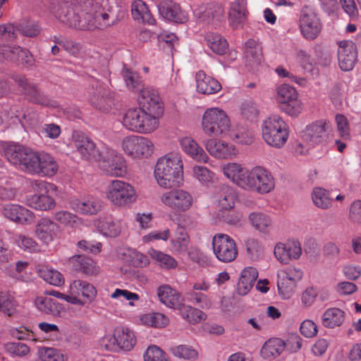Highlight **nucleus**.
<instances>
[{
	"label": "nucleus",
	"mask_w": 361,
	"mask_h": 361,
	"mask_svg": "<svg viewBox=\"0 0 361 361\" xmlns=\"http://www.w3.org/2000/svg\"><path fill=\"white\" fill-rule=\"evenodd\" d=\"M38 355L42 361H64L63 355L59 350L53 348H39Z\"/></svg>",
	"instance_id": "864d4df0"
},
{
	"label": "nucleus",
	"mask_w": 361,
	"mask_h": 361,
	"mask_svg": "<svg viewBox=\"0 0 361 361\" xmlns=\"http://www.w3.org/2000/svg\"><path fill=\"white\" fill-rule=\"evenodd\" d=\"M160 15L165 19L177 23H184L188 20L185 13L179 4L171 0H165L158 6Z\"/></svg>",
	"instance_id": "b1692460"
},
{
	"label": "nucleus",
	"mask_w": 361,
	"mask_h": 361,
	"mask_svg": "<svg viewBox=\"0 0 361 361\" xmlns=\"http://www.w3.org/2000/svg\"><path fill=\"white\" fill-rule=\"evenodd\" d=\"M207 45L215 54L223 55L228 49L227 41L219 34L209 32L205 35Z\"/></svg>",
	"instance_id": "58836bf2"
},
{
	"label": "nucleus",
	"mask_w": 361,
	"mask_h": 361,
	"mask_svg": "<svg viewBox=\"0 0 361 361\" xmlns=\"http://www.w3.org/2000/svg\"><path fill=\"white\" fill-rule=\"evenodd\" d=\"M262 138L265 142L275 148L282 147L288 137V127L279 115H271L262 124Z\"/></svg>",
	"instance_id": "39448f33"
},
{
	"label": "nucleus",
	"mask_w": 361,
	"mask_h": 361,
	"mask_svg": "<svg viewBox=\"0 0 361 361\" xmlns=\"http://www.w3.org/2000/svg\"><path fill=\"white\" fill-rule=\"evenodd\" d=\"M106 197L114 204L126 207L135 202L136 192L134 188L128 183L115 180L108 185Z\"/></svg>",
	"instance_id": "6e6552de"
},
{
	"label": "nucleus",
	"mask_w": 361,
	"mask_h": 361,
	"mask_svg": "<svg viewBox=\"0 0 361 361\" xmlns=\"http://www.w3.org/2000/svg\"><path fill=\"white\" fill-rule=\"evenodd\" d=\"M297 98L298 93L295 89L289 85L283 84L276 89V99L283 105Z\"/></svg>",
	"instance_id": "49530a36"
},
{
	"label": "nucleus",
	"mask_w": 361,
	"mask_h": 361,
	"mask_svg": "<svg viewBox=\"0 0 361 361\" xmlns=\"http://www.w3.org/2000/svg\"><path fill=\"white\" fill-rule=\"evenodd\" d=\"M74 146L78 153L85 159L99 161L103 152H100L94 142L83 133L74 131L73 133Z\"/></svg>",
	"instance_id": "2eb2a0df"
},
{
	"label": "nucleus",
	"mask_w": 361,
	"mask_h": 361,
	"mask_svg": "<svg viewBox=\"0 0 361 361\" xmlns=\"http://www.w3.org/2000/svg\"><path fill=\"white\" fill-rule=\"evenodd\" d=\"M207 151L217 159H229L236 154L235 148L225 141L209 138L204 142Z\"/></svg>",
	"instance_id": "5701e85b"
},
{
	"label": "nucleus",
	"mask_w": 361,
	"mask_h": 361,
	"mask_svg": "<svg viewBox=\"0 0 361 361\" xmlns=\"http://www.w3.org/2000/svg\"><path fill=\"white\" fill-rule=\"evenodd\" d=\"M197 91L204 94H215L221 90V85L214 78L207 75L202 71L196 73Z\"/></svg>",
	"instance_id": "c85d7f7f"
},
{
	"label": "nucleus",
	"mask_w": 361,
	"mask_h": 361,
	"mask_svg": "<svg viewBox=\"0 0 361 361\" xmlns=\"http://www.w3.org/2000/svg\"><path fill=\"white\" fill-rule=\"evenodd\" d=\"M241 114L247 120H255L258 115V110L255 103L251 100L244 102L241 106Z\"/></svg>",
	"instance_id": "774afa93"
},
{
	"label": "nucleus",
	"mask_w": 361,
	"mask_h": 361,
	"mask_svg": "<svg viewBox=\"0 0 361 361\" xmlns=\"http://www.w3.org/2000/svg\"><path fill=\"white\" fill-rule=\"evenodd\" d=\"M145 361H169L166 353L156 345L149 346L145 355Z\"/></svg>",
	"instance_id": "e2e57ef3"
},
{
	"label": "nucleus",
	"mask_w": 361,
	"mask_h": 361,
	"mask_svg": "<svg viewBox=\"0 0 361 361\" xmlns=\"http://www.w3.org/2000/svg\"><path fill=\"white\" fill-rule=\"evenodd\" d=\"M122 148L128 155L134 158H140L151 154L153 150V144L146 137L132 135L123 140Z\"/></svg>",
	"instance_id": "4468645a"
},
{
	"label": "nucleus",
	"mask_w": 361,
	"mask_h": 361,
	"mask_svg": "<svg viewBox=\"0 0 361 361\" xmlns=\"http://www.w3.org/2000/svg\"><path fill=\"white\" fill-rule=\"evenodd\" d=\"M160 200L165 206L178 212L188 211L193 203L192 196L182 189L165 192L161 195Z\"/></svg>",
	"instance_id": "9b49d317"
},
{
	"label": "nucleus",
	"mask_w": 361,
	"mask_h": 361,
	"mask_svg": "<svg viewBox=\"0 0 361 361\" xmlns=\"http://www.w3.org/2000/svg\"><path fill=\"white\" fill-rule=\"evenodd\" d=\"M157 295L161 302L171 308L178 310L183 302L181 295L168 285L159 286L157 289Z\"/></svg>",
	"instance_id": "bb28decb"
},
{
	"label": "nucleus",
	"mask_w": 361,
	"mask_h": 361,
	"mask_svg": "<svg viewBox=\"0 0 361 361\" xmlns=\"http://www.w3.org/2000/svg\"><path fill=\"white\" fill-rule=\"evenodd\" d=\"M114 0H54L51 8L68 27L80 30L105 29L118 22Z\"/></svg>",
	"instance_id": "f257e3e1"
},
{
	"label": "nucleus",
	"mask_w": 361,
	"mask_h": 361,
	"mask_svg": "<svg viewBox=\"0 0 361 361\" xmlns=\"http://www.w3.org/2000/svg\"><path fill=\"white\" fill-rule=\"evenodd\" d=\"M212 246V248H236L235 240L224 233H217L213 237Z\"/></svg>",
	"instance_id": "4d7b16f0"
},
{
	"label": "nucleus",
	"mask_w": 361,
	"mask_h": 361,
	"mask_svg": "<svg viewBox=\"0 0 361 361\" xmlns=\"http://www.w3.org/2000/svg\"><path fill=\"white\" fill-rule=\"evenodd\" d=\"M138 102L142 109L158 119L164 112L163 104L155 90L149 87L142 90L138 97Z\"/></svg>",
	"instance_id": "f3484780"
},
{
	"label": "nucleus",
	"mask_w": 361,
	"mask_h": 361,
	"mask_svg": "<svg viewBox=\"0 0 361 361\" xmlns=\"http://www.w3.org/2000/svg\"><path fill=\"white\" fill-rule=\"evenodd\" d=\"M170 350L175 357L185 360H195L198 357L197 350L188 345H179L171 348Z\"/></svg>",
	"instance_id": "3c124183"
},
{
	"label": "nucleus",
	"mask_w": 361,
	"mask_h": 361,
	"mask_svg": "<svg viewBox=\"0 0 361 361\" xmlns=\"http://www.w3.org/2000/svg\"><path fill=\"white\" fill-rule=\"evenodd\" d=\"M222 171L227 178L245 190L265 194L274 188V179L271 173L262 166L248 170L242 164L228 163L223 166Z\"/></svg>",
	"instance_id": "f03ea898"
},
{
	"label": "nucleus",
	"mask_w": 361,
	"mask_h": 361,
	"mask_svg": "<svg viewBox=\"0 0 361 361\" xmlns=\"http://www.w3.org/2000/svg\"><path fill=\"white\" fill-rule=\"evenodd\" d=\"M68 263L75 271L87 276L96 275L99 272V267L96 263L85 255H74L69 258Z\"/></svg>",
	"instance_id": "a878e982"
},
{
	"label": "nucleus",
	"mask_w": 361,
	"mask_h": 361,
	"mask_svg": "<svg viewBox=\"0 0 361 361\" xmlns=\"http://www.w3.org/2000/svg\"><path fill=\"white\" fill-rule=\"evenodd\" d=\"M18 32L28 37H35L40 32V27L35 22H23L18 25Z\"/></svg>",
	"instance_id": "052dcab7"
},
{
	"label": "nucleus",
	"mask_w": 361,
	"mask_h": 361,
	"mask_svg": "<svg viewBox=\"0 0 361 361\" xmlns=\"http://www.w3.org/2000/svg\"><path fill=\"white\" fill-rule=\"evenodd\" d=\"M100 168L111 176H123L127 173V166L123 157L115 150L107 149L103 151L100 160Z\"/></svg>",
	"instance_id": "9d476101"
},
{
	"label": "nucleus",
	"mask_w": 361,
	"mask_h": 361,
	"mask_svg": "<svg viewBox=\"0 0 361 361\" xmlns=\"http://www.w3.org/2000/svg\"><path fill=\"white\" fill-rule=\"evenodd\" d=\"M187 295L190 302L202 309H209L212 305L210 300L202 293L190 291L187 293Z\"/></svg>",
	"instance_id": "13d9d810"
},
{
	"label": "nucleus",
	"mask_w": 361,
	"mask_h": 361,
	"mask_svg": "<svg viewBox=\"0 0 361 361\" xmlns=\"http://www.w3.org/2000/svg\"><path fill=\"white\" fill-rule=\"evenodd\" d=\"M338 60L340 68L344 71L353 68L357 61L355 44L350 40L338 42Z\"/></svg>",
	"instance_id": "6ab92c4d"
},
{
	"label": "nucleus",
	"mask_w": 361,
	"mask_h": 361,
	"mask_svg": "<svg viewBox=\"0 0 361 361\" xmlns=\"http://www.w3.org/2000/svg\"><path fill=\"white\" fill-rule=\"evenodd\" d=\"M68 288L71 297H75L79 301V303L73 304L79 306H84L85 304V302L79 298L80 296L92 301L97 295L95 288L85 281L74 280L70 283Z\"/></svg>",
	"instance_id": "4be33fe9"
},
{
	"label": "nucleus",
	"mask_w": 361,
	"mask_h": 361,
	"mask_svg": "<svg viewBox=\"0 0 361 361\" xmlns=\"http://www.w3.org/2000/svg\"><path fill=\"white\" fill-rule=\"evenodd\" d=\"M183 151L192 159L206 163L209 157L199 144L190 137H185L180 140Z\"/></svg>",
	"instance_id": "cd10ccee"
},
{
	"label": "nucleus",
	"mask_w": 361,
	"mask_h": 361,
	"mask_svg": "<svg viewBox=\"0 0 361 361\" xmlns=\"http://www.w3.org/2000/svg\"><path fill=\"white\" fill-rule=\"evenodd\" d=\"M54 219L65 226L73 228L79 224L80 219L75 215L68 211H58L54 214Z\"/></svg>",
	"instance_id": "8fccbe9b"
},
{
	"label": "nucleus",
	"mask_w": 361,
	"mask_h": 361,
	"mask_svg": "<svg viewBox=\"0 0 361 361\" xmlns=\"http://www.w3.org/2000/svg\"><path fill=\"white\" fill-rule=\"evenodd\" d=\"M35 175L54 176L59 170V164L49 154L39 152Z\"/></svg>",
	"instance_id": "c756f323"
},
{
	"label": "nucleus",
	"mask_w": 361,
	"mask_h": 361,
	"mask_svg": "<svg viewBox=\"0 0 361 361\" xmlns=\"http://www.w3.org/2000/svg\"><path fill=\"white\" fill-rule=\"evenodd\" d=\"M34 192L40 194H55L57 192L56 185L42 180H35L30 183Z\"/></svg>",
	"instance_id": "6e6d98bb"
},
{
	"label": "nucleus",
	"mask_w": 361,
	"mask_h": 361,
	"mask_svg": "<svg viewBox=\"0 0 361 361\" xmlns=\"http://www.w3.org/2000/svg\"><path fill=\"white\" fill-rule=\"evenodd\" d=\"M150 255L155 259L159 265L164 269H172L177 266L176 261L170 255L157 250H152Z\"/></svg>",
	"instance_id": "603ef678"
},
{
	"label": "nucleus",
	"mask_w": 361,
	"mask_h": 361,
	"mask_svg": "<svg viewBox=\"0 0 361 361\" xmlns=\"http://www.w3.org/2000/svg\"><path fill=\"white\" fill-rule=\"evenodd\" d=\"M123 125L131 131L149 133L158 128L159 119L141 108L130 109L123 118Z\"/></svg>",
	"instance_id": "0eeeda50"
},
{
	"label": "nucleus",
	"mask_w": 361,
	"mask_h": 361,
	"mask_svg": "<svg viewBox=\"0 0 361 361\" xmlns=\"http://www.w3.org/2000/svg\"><path fill=\"white\" fill-rule=\"evenodd\" d=\"M17 307L14 296L6 290H0V312L8 316L12 315Z\"/></svg>",
	"instance_id": "a18cd8bd"
},
{
	"label": "nucleus",
	"mask_w": 361,
	"mask_h": 361,
	"mask_svg": "<svg viewBox=\"0 0 361 361\" xmlns=\"http://www.w3.org/2000/svg\"><path fill=\"white\" fill-rule=\"evenodd\" d=\"M89 102L94 108L106 112L114 105V94L103 83L97 81L90 92Z\"/></svg>",
	"instance_id": "f8f14e48"
},
{
	"label": "nucleus",
	"mask_w": 361,
	"mask_h": 361,
	"mask_svg": "<svg viewBox=\"0 0 361 361\" xmlns=\"http://www.w3.org/2000/svg\"><path fill=\"white\" fill-rule=\"evenodd\" d=\"M258 271L254 267H246L240 274L238 283V290L240 294L245 295L253 286L257 278Z\"/></svg>",
	"instance_id": "f704fd0d"
},
{
	"label": "nucleus",
	"mask_w": 361,
	"mask_h": 361,
	"mask_svg": "<svg viewBox=\"0 0 361 361\" xmlns=\"http://www.w3.org/2000/svg\"><path fill=\"white\" fill-rule=\"evenodd\" d=\"M345 319V312L339 308H329L322 314V325L326 328L333 329L340 326Z\"/></svg>",
	"instance_id": "e433bc0d"
},
{
	"label": "nucleus",
	"mask_w": 361,
	"mask_h": 361,
	"mask_svg": "<svg viewBox=\"0 0 361 361\" xmlns=\"http://www.w3.org/2000/svg\"><path fill=\"white\" fill-rule=\"evenodd\" d=\"M335 121L340 136L344 140L349 139L350 128L347 118L342 114H337L335 117Z\"/></svg>",
	"instance_id": "338daca9"
},
{
	"label": "nucleus",
	"mask_w": 361,
	"mask_h": 361,
	"mask_svg": "<svg viewBox=\"0 0 361 361\" xmlns=\"http://www.w3.org/2000/svg\"><path fill=\"white\" fill-rule=\"evenodd\" d=\"M60 232V226L49 218L40 219L35 227L37 238L47 245H49Z\"/></svg>",
	"instance_id": "412c9836"
},
{
	"label": "nucleus",
	"mask_w": 361,
	"mask_h": 361,
	"mask_svg": "<svg viewBox=\"0 0 361 361\" xmlns=\"http://www.w3.org/2000/svg\"><path fill=\"white\" fill-rule=\"evenodd\" d=\"M276 258L282 264H288L291 259H296L302 255V250H274Z\"/></svg>",
	"instance_id": "5fc2aeb1"
},
{
	"label": "nucleus",
	"mask_w": 361,
	"mask_h": 361,
	"mask_svg": "<svg viewBox=\"0 0 361 361\" xmlns=\"http://www.w3.org/2000/svg\"><path fill=\"white\" fill-rule=\"evenodd\" d=\"M189 236L183 227H178L175 235L171 240L172 245L174 247H186L189 245Z\"/></svg>",
	"instance_id": "0e129e2a"
},
{
	"label": "nucleus",
	"mask_w": 361,
	"mask_h": 361,
	"mask_svg": "<svg viewBox=\"0 0 361 361\" xmlns=\"http://www.w3.org/2000/svg\"><path fill=\"white\" fill-rule=\"evenodd\" d=\"M106 348L109 350H116L118 348L130 350L136 343L134 333L128 328L117 327L113 335H108L104 338Z\"/></svg>",
	"instance_id": "1a4fd4ad"
},
{
	"label": "nucleus",
	"mask_w": 361,
	"mask_h": 361,
	"mask_svg": "<svg viewBox=\"0 0 361 361\" xmlns=\"http://www.w3.org/2000/svg\"><path fill=\"white\" fill-rule=\"evenodd\" d=\"M178 308L182 317L190 323L196 324L205 319V314L201 310L186 305L183 302Z\"/></svg>",
	"instance_id": "c03bdc74"
},
{
	"label": "nucleus",
	"mask_w": 361,
	"mask_h": 361,
	"mask_svg": "<svg viewBox=\"0 0 361 361\" xmlns=\"http://www.w3.org/2000/svg\"><path fill=\"white\" fill-rule=\"evenodd\" d=\"M6 350L13 356L23 357L30 353V348L20 342H10L5 345Z\"/></svg>",
	"instance_id": "bf43d9fd"
},
{
	"label": "nucleus",
	"mask_w": 361,
	"mask_h": 361,
	"mask_svg": "<svg viewBox=\"0 0 361 361\" xmlns=\"http://www.w3.org/2000/svg\"><path fill=\"white\" fill-rule=\"evenodd\" d=\"M39 274L45 281L55 286H61L65 281L63 275L57 270L43 268L39 270Z\"/></svg>",
	"instance_id": "09e8293b"
},
{
	"label": "nucleus",
	"mask_w": 361,
	"mask_h": 361,
	"mask_svg": "<svg viewBox=\"0 0 361 361\" xmlns=\"http://www.w3.org/2000/svg\"><path fill=\"white\" fill-rule=\"evenodd\" d=\"M10 239L13 246L20 248H33L36 245L32 238L20 233L13 234Z\"/></svg>",
	"instance_id": "680f3d73"
},
{
	"label": "nucleus",
	"mask_w": 361,
	"mask_h": 361,
	"mask_svg": "<svg viewBox=\"0 0 361 361\" xmlns=\"http://www.w3.org/2000/svg\"><path fill=\"white\" fill-rule=\"evenodd\" d=\"M131 14L134 20L154 24L155 22L148 6L142 0H135L131 4Z\"/></svg>",
	"instance_id": "72a5a7b5"
},
{
	"label": "nucleus",
	"mask_w": 361,
	"mask_h": 361,
	"mask_svg": "<svg viewBox=\"0 0 361 361\" xmlns=\"http://www.w3.org/2000/svg\"><path fill=\"white\" fill-rule=\"evenodd\" d=\"M231 128L226 113L219 108L207 109L202 117V128L208 136L225 137Z\"/></svg>",
	"instance_id": "423d86ee"
},
{
	"label": "nucleus",
	"mask_w": 361,
	"mask_h": 361,
	"mask_svg": "<svg viewBox=\"0 0 361 361\" xmlns=\"http://www.w3.org/2000/svg\"><path fill=\"white\" fill-rule=\"evenodd\" d=\"M300 28L302 36L307 39H314L322 30V23L313 8L304 6L300 16Z\"/></svg>",
	"instance_id": "ddd939ff"
},
{
	"label": "nucleus",
	"mask_w": 361,
	"mask_h": 361,
	"mask_svg": "<svg viewBox=\"0 0 361 361\" xmlns=\"http://www.w3.org/2000/svg\"><path fill=\"white\" fill-rule=\"evenodd\" d=\"M245 54L250 63H259L262 59V47L252 39H248L245 44Z\"/></svg>",
	"instance_id": "a19ab883"
},
{
	"label": "nucleus",
	"mask_w": 361,
	"mask_h": 361,
	"mask_svg": "<svg viewBox=\"0 0 361 361\" xmlns=\"http://www.w3.org/2000/svg\"><path fill=\"white\" fill-rule=\"evenodd\" d=\"M71 208L82 214L94 215L102 209L101 201L93 196L75 199L71 202Z\"/></svg>",
	"instance_id": "393cba45"
},
{
	"label": "nucleus",
	"mask_w": 361,
	"mask_h": 361,
	"mask_svg": "<svg viewBox=\"0 0 361 361\" xmlns=\"http://www.w3.org/2000/svg\"><path fill=\"white\" fill-rule=\"evenodd\" d=\"M216 201L219 206L224 209H231L234 207L237 194L233 188L223 185L217 194Z\"/></svg>",
	"instance_id": "4c0bfd02"
},
{
	"label": "nucleus",
	"mask_w": 361,
	"mask_h": 361,
	"mask_svg": "<svg viewBox=\"0 0 361 361\" xmlns=\"http://www.w3.org/2000/svg\"><path fill=\"white\" fill-rule=\"evenodd\" d=\"M142 322L147 326L155 328H162L169 323V319L163 314L159 312H151L141 317Z\"/></svg>",
	"instance_id": "de8ad7c7"
},
{
	"label": "nucleus",
	"mask_w": 361,
	"mask_h": 361,
	"mask_svg": "<svg viewBox=\"0 0 361 361\" xmlns=\"http://www.w3.org/2000/svg\"><path fill=\"white\" fill-rule=\"evenodd\" d=\"M37 309L47 314L59 316L63 310L62 305L55 299L48 297H37L35 300Z\"/></svg>",
	"instance_id": "c9c22d12"
},
{
	"label": "nucleus",
	"mask_w": 361,
	"mask_h": 361,
	"mask_svg": "<svg viewBox=\"0 0 361 361\" xmlns=\"http://www.w3.org/2000/svg\"><path fill=\"white\" fill-rule=\"evenodd\" d=\"M53 194H34L26 197V204L35 209L47 211L56 206L54 200L51 197Z\"/></svg>",
	"instance_id": "2f4dec72"
},
{
	"label": "nucleus",
	"mask_w": 361,
	"mask_h": 361,
	"mask_svg": "<svg viewBox=\"0 0 361 361\" xmlns=\"http://www.w3.org/2000/svg\"><path fill=\"white\" fill-rule=\"evenodd\" d=\"M99 228L103 235L114 238L118 236L121 231L120 221L111 217H106L100 221Z\"/></svg>",
	"instance_id": "37998d69"
},
{
	"label": "nucleus",
	"mask_w": 361,
	"mask_h": 361,
	"mask_svg": "<svg viewBox=\"0 0 361 361\" xmlns=\"http://www.w3.org/2000/svg\"><path fill=\"white\" fill-rule=\"evenodd\" d=\"M39 152L18 144H10L4 149V155L12 164L21 171L35 175Z\"/></svg>",
	"instance_id": "20e7f679"
},
{
	"label": "nucleus",
	"mask_w": 361,
	"mask_h": 361,
	"mask_svg": "<svg viewBox=\"0 0 361 361\" xmlns=\"http://www.w3.org/2000/svg\"><path fill=\"white\" fill-rule=\"evenodd\" d=\"M312 199L314 205L322 209L330 208L333 202V198L330 196V192L321 188L313 190Z\"/></svg>",
	"instance_id": "ea45409f"
},
{
	"label": "nucleus",
	"mask_w": 361,
	"mask_h": 361,
	"mask_svg": "<svg viewBox=\"0 0 361 361\" xmlns=\"http://www.w3.org/2000/svg\"><path fill=\"white\" fill-rule=\"evenodd\" d=\"M246 0H235L229 11V20L232 27L238 29L242 26L246 18Z\"/></svg>",
	"instance_id": "473e14b6"
},
{
	"label": "nucleus",
	"mask_w": 361,
	"mask_h": 361,
	"mask_svg": "<svg viewBox=\"0 0 361 361\" xmlns=\"http://www.w3.org/2000/svg\"><path fill=\"white\" fill-rule=\"evenodd\" d=\"M154 177L159 186L172 188L183 181V163L176 154H166L157 160L154 169Z\"/></svg>",
	"instance_id": "7ed1b4c3"
},
{
	"label": "nucleus",
	"mask_w": 361,
	"mask_h": 361,
	"mask_svg": "<svg viewBox=\"0 0 361 361\" xmlns=\"http://www.w3.org/2000/svg\"><path fill=\"white\" fill-rule=\"evenodd\" d=\"M16 83L23 88L27 99L36 104L44 106H54V101L50 99L45 95L36 85L30 82L27 78L22 75H17L15 78Z\"/></svg>",
	"instance_id": "dca6fc26"
},
{
	"label": "nucleus",
	"mask_w": 361,
	"mask_h": 361,
	"mask_svg": "<svg viewBox=\"0 0 361 361\" xmlns=\"http://www.w3.org/2000/svg\"><path fill=\"white\" fill-rule=\"evenodd\" d=\"M251 225L257 231L266 233L271 225V220L269 216L262 212H252L249 215Z\"/></svg>",
	"instance_id": "79ce46f5"
},
{
	"label": "nucleus",
	"mask_w": 361,
	"mask_h": 361,
	"mask_svg": "<svg viewBox=\"0 0 361 361\" xmlns=\"http://www.w3.org/2000/svg\"><path fill=\"white\" fill-rule=\"evenodd\" d=\"M18 33V26L12 23L0 25V38L7 41H12L17 38Z\"/></svg>",
	"instance_id": "69168bd1"
},
{
	"label": "nucleus",
	"mask_w": 361,
	"mask_h": 361,
	"mask_svg": "<svg viewBox=\"0 0 361 361\" xmlns=\"http://www.w3.org/2000/svg\"><path fill=\"white\" fill-rule=\"evenodd\" d=\"M330 126L329 121H316L306 126L302 133V138L308 145L314 147L325 140Z\"/></svg>",
	"instance_id": "a211bd4d"
},
{
	"label": "nucleus",
	"mask_w": 361,
	"mask_h": 361,
	"mask_svg": "<svg viewBox=\"0 0 361 361\" xmlns=\"http://www.w3.org/2000/svg\"><path fill=\"white\" fill-rule=\"evenodd\" d=\"M285 349L284 341L279 338H271L264 343L260 353L264 359L274 360L280 356Z\"/></svg>",
	"instance_id": "7c9ffc66"
},
{
	"label": "nucleus",
	"mask_w": 361,
	"mask_h": 361,
	"mask_svg": "<svg viewBox=\"0 0 361 361\" xmlns=\"http://www.w3.org/2000/svg\"><path fill=\"white\" fill-rule=\"evenodd\" d=\"M2 214L6 219L19 224H30L35 219L33 212L18 204H5Z\"/></svg>",
	"instance_id": "aec40b11"
}]
</instances>
